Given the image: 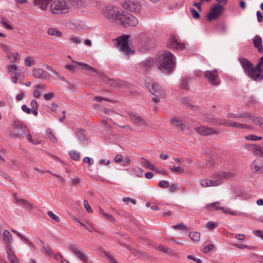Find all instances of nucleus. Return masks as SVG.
<instances>
[{
  "mask_svg": "<svg viewBox=\"0 0 263 263\" xmlns=\"http://www.w3.org/2000/svg\"><path fill=\"white\" fill-rule=\"evenodd\" d=\"M228 127H232L236 128L238 129H249L250 128V126L246 124H242L236 122H231L228 121L227 124Z\"/></svg>",
  "mask_w": 263,
  "mask_h": 263,
  "instance_id": "25",
  "label": "nucleus"
},
{
  "mask_svg": "<svg viewBox=\"0 0 263 263\" xmlns=\"http://www.w3.org/2000/svg\"><path fill=\"white\" fill-rule=\"evenodd\" d=\"M191 11L192 12V16L194 18L197 19L199 17V13L194 9H191Z\"/></svg>",
  "mask_w": 263,
  "mask_h": 263,
  "instance_id": "57",
  "label": "nucleus"
},
{
  "mask_svg": "<svg viewBox=\"0 0 263 263\" xmlns=\"http://www.w3.org/2000/svg\"><path fill=\"white\" fill-rule=\"evenodd\" d=\"M8 69L10 73L13 74H20V70L17 69L16 66L15 65L8 66Z\"/></svg>",
  "mask_w": 263,
  "mask_h": 263,
  "instance_id": "37",
  "label": "nucleus"
},
{
  "mask_svg": "<svg viewBox=\"0 0 263 263\" xmlns=\"http://www.w3.org/2000/svg\"><path fill=\"white\" fill-rule=\"evenodd\" d=\"M46 135L48 136V137L50 139V140L52 142H53V143H56L57 142V139L55 137V136H54V135L53 134V133L51 130V129H47L46 130Z\"/></svg>",
  "mask_w": 263,
  "mask_h": 263,
  "instance_id": "39",
  "label": "nucleus"
},
{
  "mask_svg": "<svg viewBox=\"0 0 263 263\" xmlns=\"http://www.w3.org/2000/svg\"><path fill=\"white\" fill-rule=\"evenodd\" d=\"M103 253L109 259L110 263H118V262L115 259L114 255L110 252L104 251Z\"/></svg>",
  "mask_w": 263,
  "mask_h": 263,
  "instance_id": "40",
  "label": "nucleus"
},
{
  "mask_svg": "<svg viewBox=\"0 0 263 263\" xmlns=\"http://www.w3.org/2000/svg\"><path fill=\"white\" fill-rule=\"evenodd\" d=\"M120 22L124 27L135 26L138 23V20L136 17L126 11L122 12V14L120 17Z\"/></svg>",
  "mask_w": 263,
  "mask_h": 263,
  "instance_id": "10",
  "label": "nucleus"
},
{
  "mask_svg": "<svg viewBox=\"0 0 263 263\" xmlns=\"http://www.w3.org/2000/svg\"><path fill=\"white\" fill-rule=\"evenodd\" d=\"M99 212L104 217V218H105L106 219H107L109 221H110L114 220V217L111 215L104 211L102 210V209H101V208L99 209Z\"/></svg>",
  "mask_w": 263,
  "mask_h": 263,
  "instance_id": "36",
  "label": "nucleus"
},
{
  "mask_svg": "<svg viewBox=\"0 0 263 263\" xmlns=\"http://www.w3.org/2000/svg\"><path fill=\"white\" fill-rule=\"evenodd\" d=\"M30 105L31 107V109H38L39 107V104L37 103V101L35 100H32L31 101Z\"/></svg>",
  "mask_w": 263,
  "mask_h": 263,
  "instance_id": "55",
  "label": "nucleus"
},
{
  "mask_svg": "<svg viewBox=\"0 0 263 263\" xmlns=\"http://www.w3.org/2000/svg\"><path fill=\"white\" fill-rule=\"evenodd\" d=\"M69 40L74 44H79L81 43V40L76 37H70L69 39Z\"/></svg>",
  "mask_w": 263,
  "mask_h": 263,
  "instance_id": "60",
  "label": "nucleus"
},
{
  "mask_svg": "<svg viewBox=\"0 0 263 263\" xmlns=\"http://www.w3.org/2000/svg\"><path fill=\"white\" fill-rule=\"evenodd\" d=\"M14 198L15 202L17 204L23 206L26 208H28L30 210L32 209V204L28 202L26 200L18 197L16 194L14 195Z\"/></svg>",
  "mask_w": 263,
  "mask_h": 263,
  "instance_id": "24",
  "label": "nucleus"
},
{
  "mask_svg": "<svg viewBox=\"0 0 263 263\" xmlns=\"http://www.w3.org/2000/svg\"><path fill=\"white\" fill-rule=\"evenodd\" d=\"M24 63L25 65L30 67L35 63V61L30 57H28L25 59Z\"/></svg>",
  "mask_w": 263,
  "mask_h": 263,
  "instance_id": "41",
  "label": "nucleus"
},
{
  "mask_svg": "<svg viewBox=\"0 0 263 263\" xmlns=\"http://www.w3.org/2000/svg\"><path fill=\"white\" fill-rule=\"evenodd\" d=\"M245 139L249 141H256L262 139L261 137H258L254 135H249L245 137Z\"/></svg>",
  "mask_w": 263,
  "mask_h": 263,
  "instance_id": "43",
  "label": "nucleus"
},
{
  "mask_svg": "<svg viewBox=\"0 0 263 263\" xmlns=\"http://www.w3.org/2000/svg\"><path fill=\"white\" fill-rule=\"evenodd\" d=\"M44 97L46 100H50L54 97V94L53 93H48L45 94Z\"/></svg>",
  "mask_w": 263,
  "mask_h": 263,
  "instance_id": "64",
  "label": "nucleus"
},
{
  "mask_svg": "<svg viewBox=\"0 0 263 263\" xmlns=\"http://www.w3.org/2000/svg\"><path fill=\"white\" fill-rule=\"evenodd\" d=\"M159 186L162 188L168 187L170 186L169 182L166 180H162L159 183Z\"/></svg>",
  "mask_w": 263,
  "mask_h": 263,
  "instance_id": "51",
  "label": "nucleus"
},
{
  "mask_svg": "<svg viewBox=\"0 0 263 263\" xmlns=\"http://www.w3.org/2000/svg\"><path fill=\"white\" fill-rule=\"evenodd\" d=\"M253 234L263 239V232L260 230H254L253 231Z\"/></svg>",
  "mask_w": 263,
  "mask_h": 263,
  "instance_id": "62",
  "label": "nucleus"
},
{
  "mask_svg": "<svg viewBox=\"0 0 263 263\" xmlns=\"http://www.w3.org/2000/svg\"><path fill=\"white\" fill-rule=\"evenodd\" d=\"M191 239L195 242H198L200 239V234L199 232H193L189 234Z\"/></svg>",
  "mask_w": 263,
  "mask_h": 263,
  "instance_id": "32",
  "label": "nucleus"
},
{
  "mask_svg": "<svg viewBox=\"0 0 263 263\" xmlns=\"http://www.w3.org/2000/svg\"><path fill=\"white\" fill-rule=\"evenodd\" d=\"M204 119L206 122L213 123L214 120H215V117L213 116V115L209 114L205 116V117H204Z\"/></svg>",
  "mask_w": 263,
  "mask_h": 263,
  "instance_id": "49",
  "label": "nucleus"
},
{
  "mask_svg": "<svg viewBox=\"0 0 263 263\" xmlns=\"http://www.w3.org/2000/svg\"><path fill=\"white\" fill-rule=\"evenodd\" d=\"M228 120L227 121H222V120L220 118H215V120H214L213 123L215 125H222L227 126Z\"/></svg>",
  "mask_w": 263,
  "mask_h": 263,
  "instance_id": "42",
  "label": "nucleus"
},
{
  "mask_svg": "<svg viewBox=\"0 0 263 263\" xmlns=\"http://www.w3.org/2000/svg\"><path fill=\"white\" fill-rule=\"evenodd\" d=\"M130 162V159L128 157H125L122 161V165L126 166Z\"/></svg>",
  "mask_w": 263,
  "mask_h": 263,
  "instance_id": "58",
  "label": "nucleus"
},
{
  "mask_svg": "<svg viewBox=\"0 0 263 263\" xmlns=\"http://www.w3.org/2000/svg\"><path fill=\"white\" fill-rule=\"evenodd\" d=\"M254 149H252V152L254 155H259L261 156V151H262V148L256 145H255L254 146Z\"/></svg>",
  "mask_w": 263,
  "mask_h": 263,
  "instance_id": "44",
  "label": "nucleus"
},
{
  "mask_svg": "<svg viewBox=\"0 0 263 263\" xmlns=\"http://www.w3.org/2000/svg\"><path fill=\"white\" fill-rule=\"evenodd\" d=\"M224 11V7L220 4L215 5L211 9L210 12L208 15V18L210 21L215 20L219 17Z\"/></svg>",
  "mask_w": 263,
  "mask_h": 263,
  "instance_id": "13",
  "label": "nucleus"
},
{
  "mask_svg": "<svg viewBox=\"0 0 263 263\" xmlns=\"http://www.w3.org/2000/svg\"><path fill=\"white\" fill-rule=\"evenodd\" d=\"M213 248H214V245L213 244H210V245L206 246L204 247L203 252L204 253H207L212 251Z\"/></svg>",
  "mask_w": 263,
  "mask_h": 263,
  "instance_id": "50",
  "label": "nucleus"
},
{
  "mask_svg": "<svg viewBox=\"0 0 263 263\" xmlns=\"http://www.w3.org/2000/svg\"><path fill=\"white\" fill-rule=\"evenodd\" d=\"M141 164L143 167L148 168L152 171L155 170V166L151 164L147 159L144 158H141Z\"/></svg>",
  "mask_w": 263,
  "mask_h": 263,
  "instance_id": "28",
  "label": "nucleus"
},
{
  "mask_svg": "<svg viewBox=\"0 0 263 263\" xmlns=\"http://www.w3.org/2000/svg\"><path fill=\"white\" fill-rule=\"evenodd\" d=\"M204 76L209 83L212 86H217L220 83V78L216 69L206 70L204 72Z\"/></svg>",
  "mask_w": 263,
  "mask_h": 263,
  "instance_id": "11",
  "label": "nucleus"
},
{
  "mask_svg": "<svg viewBox=\"0 0 263 263\" xmlns=\"http://www.w3.org/2000/svg\"><path fill=\"white\" fill-rule=\"evenodd\" d=\"M43 252L46 254L49 255V256L51 257L53 256V252L50 249V248L47 246H43Z\"/></svg>",
  "mask_w": 263,
  "mask_h": 263,
  "instance_id": "47",
  "label": "nucleus"
},
{
  "mask_svg": "<svg viewBox=\"0 0 263 263\" xmlns=\"http://www.w3.org/2000/svg\"><path fill=\"white\" fill-rule=\"evenodd\" d=\"M70 158L74 161H78L80 159V154L78 152L72 150L69 152Z\"/></svg>",
  "mask_w": 263,
  "mask_h": 263,
  "instance_id": "34",
  "label": "nucleus"
},
{
  "mask_svg": "<svg viewBox=\"0 0 263 263\" xmlns=\"http://www.w3.org/2000/svg\"><path fill=\"white\" fill-rule=\"evenodd\" d=\"M70 8V5L64 1H54L50 6V11L54 14L67 12Z\"/></svg>",
  "mask_w": 263,
  "mask_h": 263,
  "instance_id": "6",
  "label": "nucleus"
},
{
  "mask_svg": "<svg viewBox=\"0 0 263 263\" xmlns=\"http://www.w3.org/2000/svg\"><path fill=\"white\" fill-rule=\"evenodd\" d=\"M122 11H120L117 7L109 6L106 7L103 11L104 16L111 21H119Z\"/></svg>",
  "mask_w": 263,
  "mask_h": 263,
  "instance_id": "7",
  "label": "nucleus"
},
{
  "mask_svg": "<svg viewBox=\"0 0 263 263\" xmlns=\"http://www.w3.org/2000/svg\"><path fill=\"white\" fill-rule=\"evenodd\" d=\"M238 60L245 73L251 80L255 81H260L262 79L263 56L260 58V62L256 67H254V65L247 58H239Z\"/></svg>",
  "mask_w": 263,
  "mask_h": 263,
  "instance_id": "1",
  "label": "nucleus"
},
{
  "mask_svg": "<svg viewBox=\"0 0 263 263\" xmlns=\"http://www.w3.org/2000/svg\"><path fill=\"white\" fill-rule=\"evenodd\" d=\"M45 86L44 84H38L35 86V89L33 92V96L34 98H39L41 94V90H44Z\"/></svg>",
  "mask_w": 263,
  "mask_h": 263,
  "instance_id": "27",
  "label": "nucleus"
},
{
  "mask_svg": "<svg viewBox=\"0 0 263 263\" xmlns=\"http://www.w3.org/2000/svg\"><path fill=\"white\" fill-rule=\"evenodd\" d=\"M238 116L239 119H240L242 121H245L246 118H249L252 120L253 123L263 128V118L255 117L248 112L239 114Z\"/></svg>",
  "mask_w": 263,
  "mask_h": 263,
  "instance_id": "12",
  "label": "nucleus"
},
{
  "mask_svg": "<svg viewBox=\"0 0 263 263\" xmlns=\"http://www.w3.org/2000/svg\"><path fill=\"white\" fill-rule=\"evenodd\" d=\"M2 239L6 245H11L12 241V236L10 232L7 230H5L3 232Z\"/></svg>",
  "mask_w": 263,
  "mask_h": 263,
  "instance_id": "26",
  "label": "nucleus"
},
{
  "mask_svg": "<svg viewBox=\"0 0 263 263\" xmlns=\"http://www.w3.org/2000/svg\"><path fill=\"white\" fill-rule=\"evenodd\" d=\"M48 34L50 35L54 36L55 37H61L62 36V32L56 28H50L48 30Z\"/></svg>",
  "mask_w": 263,
  "mask_h": 263,
  "instance_id": "29",
  "label": "nucleus"
},
{
  "mask_svg": "<svg viewBox=\"0 0 263 263\" xmlns=\"http://www.w3.org/2000/svg\"><path fill=\"white\" fill-rule=\"evenodd\" d=\"M83 161L84 163H88L89 165H91L93 163V160L88 157H85L83 158Z\"/></svg>",
  "mask_w": 263,
  "mask_h": 263,
  "instance_id": "52",
  "label": "nucleus"
},
{
  "mask_svg": "<svg viewBox=\"0 0 263 263\" xmlns=\"http://www.w3.org/2000/svg\"><path fill=\"white\" fill-rule=\"evenodd\" d=\"M145 84L149 91L153 95L160 97H164V93L162 91L161 87L153 80L149 78H146L145 79Z\"/></svg>",
  "mask_w": 263,
  "mask_h": 263,
  "instance_id": "8",
  "label": "nucleus"
},
{
  "mask_svg": "<svg viewBox=\"0 0 263 263\" xmlns=\"http://www.w3.org/2000/svg\"><path fill=\"white\" fill-rule=\"evenodd\" d=\"M156 62L159 69L167 73L172 72L176 64L174 55L166 50L158 52L156 58Z\"/></svg>",
  "mask_w": 263,
  "mask_h": 263,
  "instance_id": "2",
  "label": "nucleus"
},
{
  "mask_svg": "<svg viewBox=\"0 0 263 263\" xmlns=\"http://www.w3.org/2000/svg\"><path fill=\"white\" fill-rule=\"evenodd\" d=\"M77 136L80 141H81L83 143H86L87 142L88 139L84 133V131H79L77 133Z\"/></svg>",
  "mask_w": 263,
  "mask_h": 263,
  "instance_id": "33",
  "label": "nucleus"
},
{
  "mask_svg": "<svg viewBox=\"0 0 263 263\" xmlns=\"http://www.w3.org/2000/svg\"><path fill=\"white\" fill-rule=\"evenodd\" d=\"M9 135L12 138L19 139H22L23 135H24L28 141L33 144L35 143L31 138V135L28 127L20 120H16L14 121L12 128L9 130Z\"/></svg>",
  "mask_w": 263,
  "mask_h": 263,
  "instance_id": "3",
  "label": "nucleus"
},
{
  "mask_svg": "<svg viewBox=\"0 0 263 263\" xmlns=\"http://www.w3.org/2000/svg\"><path fill=\"white\" fill-rule=\"evenodd\" d=\"M166 46L168 48L175 49L183 50L185 48V45L180 42L174 35H172L170 37L167 42Z\"/></svg>",
  "mask_w": 263,
  "mask_h": 263,
  "instance_id": "14",
  "label": "nucleus"
},
{
  "mask_svg": "<svg viewBox=\"0 0 263 263\" xmlns=\"http://www.w3.org/2000/svg\"><path fill=\"white\" fill-rule=\"evenodd\" d=\"M5 251L7 254V258L9 261L17 258L11 245H6Z\"/></svg>",
  "mask_w": 263,
  "mask_h": 263,
  "instance_id": "20",
  "label": "nucleus"
},
{
  "mask_svg": "<svg viewBox=\"0 0 263 263\" xmlns=\"http://www.w3.org/2000/svg\"><path fill=\"white\" fill-rule=\"evenodd\" d=\"M9 59L11 63H17L20 61L19 54L18 53H12L8 55Z\"/></svg>",
  "mask_w": 263,
  "mask_h": 263,
  "instance_id": "35",
  "label": "nucleus"
},
{
  "mask_svg": "<svg viewBox=\"0 0 263 263\" xmlns=\"http://www.w3.org/2000/svg\"><path fill=\"white\" fill-rule=\"evenodd\" d=\"M32 76L39 79L46 80L50 78V74L41 68H35L32 70Z\"/></svg>",
  "mask_w": 263,
  "mask_h": 263,
  "instance_id": "17",
  "label": "nucleus"
},
{
  "mask_svg": "<svg viewBox=\"0 0 263 263\" xmlns=\"http://www.w3.org/2000/svg\"><path fill=\"white\" fill-rule=\"evenodd\" d=\"M21 108L24 112H26L27 114H30L32 112L31 109L28 108L26 105H23L21 107Z\"/></svg>",
  "mask_w": 263,
  "mask_h": 263,
  "instance_id": "54",
  "label": "nucleus"
},
{
  "mask_svg": "<svg viewBox=\"0 0 263 263\" xmlns=\"http://www.w3.org/2000/svg\"><path fill=\"white\" fill-rule=\"evenodd\" d=\"M171 122L173 126L175 127H180L181 130H183V124L181 120L179 118H174L171 120Z\"/></svg>",
  "mask_w": 263,
  "mask_h": 263,
  "instance_id": "31",
  "label": "nucleus"
},
{
  "mask_svg": "<svg viewBox=\"0 0 263 263\" xmlns=\"http://www.w3.org/2000/svg\"><path fill=\"white\" fill-rule=\"evenodd\" d=\"M83 69H85V70H88V71H93V72H97V71L96 69H95L92 67H91V66H90L89 65L86 64V65H85V67H84V68H83Z\"/></svg>",
  "mask_w": 263,
  "mask_h": 263,
  "instance_id": "63",
  "label": "nucleus"
},
{
  "mask_svg": "<svg viewBox=\"0 0 263 263\" xmlns=\"http://www.w3.org/2000/svg\"><path fill=\"white\" fill-rule=\"evenodd\" d=\"M141 66L145 69H148L154 65V60L152 58H148L145 61L141 62Z\"/></svg>",
  "mask_w": 263,
  "mask_h": 263,
  "instance_id": "30",
  "label": "nucleus"
},
{
  "mask_svg": "<svg viewBox=\"0 0 263 263\" xmlns=\"http://www.w3.org/2000/svg\"><path fill=\"white\" fill-rule=\"evenodd\" d=\"M220 204V202H213L206 205V209L209 211H216L219 210H222V211L226 214H230L231 215L234 216H243L246 215V213L232 211L230 209L227 207H220L218 206Z\"/></svg>",
  "mask_w": 263,
  "mask_h": 263,
  "instance_id": "9",
  "label": "nucleus"
},
{
  "mask_svg": "<svg viewBox=\"0 0 263 263\" xmlns=\"http://www.w3.org/2000/svg\"><path fill=\"white\" fill-rule=\"evenodd\" d=\"M52 0H34L33 5L39 9L45 10Z\"/></svg>",
  "mask_w": 263,
  "mask_h": 263,
  "instance_id": "22",
  "label": "nucleus"
},
{
  "mask_svg": "<svg viewBox=\"0 0 263 263\" xmlns=\"http://www.w3.org/2000/svg\"><path fill=\"white\" fill-rule=\"evenodd\" d=\"M234 176L235 174L231 172H218L213 175L216 180L202 179L200 181V185L203 187L217 186L221 184L223 180L231 179Z\"/></svg>",
  "mask_w": 263,
  "mask_h": 263,
  "instance_id": "4",
  "label": "nucleus"
},
{
  "mask_svg": "<svg viewBox=\"0 0 263 263\" xmlns=\"http://www.w3.org/2000/svg\"><path fill=\"white\" fill-rule=\"evenodd\" d=\"M123 160V157L121 154L117 155L114 158V161L116 163L121 162Z\"/></svg>",
  "mask_w": 263,
  "mask_h": 263,
  "instance_id": "61",
  "label": "nucleus"
},
{
  "mask_svg": "<svg viewBox=\"0 0 263 263\" xmlns=\"http://www.w3.org/2000/svg\"><path fill=\"white\" fill-rule=\"evenodd\" d=\"M190 81V78H189V77L184 78L181 81V87L185 89H188Z\"/></svg>",
  "mask_w": 263,
  "mask_h": 263,
  "instance_id": "38",
  "label": "nucleus"
},
{
  "mask_svg": "<svg viewBox=\"0 0 263 263\" xmlns=\"http://www.w3.org/2000/svg\"><path fill=\"white\" fill-rule=\"evenodd\" d=\"M251 166L254 172H260L263 168V161L259 159H256L253 162Z\"/></svg>",
  "mask_w": 263,
  "mask_h": 263,
  "instance_id": "23",
  "label": "nucleus"
},
{
  "mask_svg": "<svg viewBox=\"0 0 263 263\" xmlns=\"http://www.w3.org/2000/svg\"><path fill=\"white\" fill-rule=\"evenodd\" d=\"M84 205L85 208L86 209V210H87V211L88 212H89V213L92 212V210H91L90 206L89 205L88 201L86 200H85L84 201Z\"/></svg>",
  "mask_w": 263,
  "mask_h": 263,
  "instance_id": "56",
  "label": "nucleus"
},
{
  "mask_svg": "<svg viewBox=\"0 0 263 263\" xmlns=\"http://www.w3.org/2000/svg\"><path fill=\"white\" fill-rule=\"evenodd\" d=\"M206 226L210 230H213L217 226V224L212 221H209L206 224Z\"/></svg>",
  "mask_w": 263,
  "mask_h": 263,
  "instance_id": "59",
  "label": "nucleus"
},
{
  "mask_svg": "<svg viewBox=\"0 0 263 263\" xmlns=\"http://www.w3.org/2000/svg\"><path fill=\"white\" fill-rule=\"evenodd\" d=\"M47 214L51 218L57 222H59L60 220L59 217L55 215L52 211H48Z\"/></svg>",
  "mask_w": 263,
  "mask_h": 263,
  "instance_id": "46",
  "label": "nucleus"
},
{
  "mask_svg": "<svg viewBox=\"0 0 263 263\" xmlns=\"http://www.w3.org/2000/svg\"><path fill=\"white\" fill-rule=\"evenodd\" d=\"M156 249L163 253H169L170 251V250L167 247L161 245H159L158 247H156Z\"/></svg>",
  "mask_w": 263,
  "mask_h": 263,
  "instance_id": "48",
  "label": "nucleus"
},
{
  "mask_svg": "<svg viewBox=\"0 0 263 263\" xmlns=\"http://www.w3.org/2000/svg\"><path fill=\"white\" fill-rule=\"evenodd\" d=\"M128 115L131 121L134 124L142 127H144L146 125V123L145 120L138 114L132 111H129L128 112Z\"/></svg>",
  "mask_w": 263,
  "mask_h": 263,
  "instance_id": "16",
  "label": "nucleus"
},
{
  "mask_svg": "<svg viewBox=\"0 0 263 263\" xmlns=\"http://www.w3.org/2000/svg\"><path fill=\"white\" fill-rule=\"evenodd\" d=\"M68 249L81 260L87 262L88 261V258L85 254L79 250L77 247L73 245H69L68 246Z\"/></svg>",
  "mask_w": 263,
  "mask_h": 263,
  "instance_id": "19",
  "label": "nucleus"
},
{
  "mask_svg": "<svg viewBox=\"0 0 263 263\" xmlns=\"http://www.w3.org/2000/svg\"><path fill=\"white\" fill-rule=\"evenodd\" d=\"M170 170L174 173H183L184 170L180 166L173 167L172 165L169 166Z\"/></svg>",
  "mask_w": 263,
  "mask_h": 263,
  "instance_id": "45",
  "label": "nucleus"
},
{
  "mask_svg": "<svg viewBox=\"0 0 263 263\" xmlns=\"http://www.w3.org/2000/svg\"><path fill=\"white\" fill-rule=\"evenodd\" d=\"M130 36L128 35H123L119 37L117 40L116 46L123 53L129 55L133 54L134 51L130 48L128 45V41Z\"/></svg>",
  "mask_w": 263,
  "mask_h": 263,
  "instance_id": "5",
  "label": "nucleus"
},
{
  "mask_svg": "<svg viewBox=\"0 0 263 263\" xmlns=\"http://www.w3.org/2000/svg\"><path fill=\"white\" fill-rule=\"evenodd\" d=\"M122 6L126 10L134 12H139L140 9V5L134 0H125Z\"/></svg>",
  "mask_w": 263,
  "mask_h": 263,
  "instance_id": "15",
  "label": "nucleus"
},
{
  "mask_svg": "<svg viewBox=\"0 0 263 263\" xmlns=\"http://www.w3.org/2000/svg\"><path fill=\"white\" fill-rule=\"evenodd\" d=\"M196 130L198 133L203 136H208L212 134L217 135L220 133L219 130H216L213 128L204 126L196 128Z\"/></svg>",
  "mask_w": 263,
  "mask_h": 263,
  "instance_id": "18",
  "label": "nucleus"
},
{
  "mask_svg": "<svg viewBox=\"0 0 263 263\" xmlns=\"http://www.w3.org/2000/svg\"><path fill=\"white\" fill-rule=\"evenodd\" d=\"M262 39L259 35H256L253 39V43L254 47L257 49L259 53L263 52V47L262 45Z\"/></svg>",
  "mask_w": 263,
  "mask_h": 263,
  "instance_id": "21",
  "label": "nucleus"
},
{
  "mask_svg": "<svg viewBox=\"0 0 263 263\" xmlns=\"http://www.w3.org/2000/svg\"><path fill=\"white\" fill-rule=\"evenodd\" d=\"M168 187H169L168 190L171 193H176V192H177V191H178V188H177V185H176L175 184H172L170 185Z\"/></svg>",
  "mask_w": 263,
  "mask_h": 263,
  "instance_id": "53",
  "label": "nucleus"
}]
</instances>
